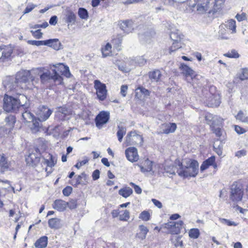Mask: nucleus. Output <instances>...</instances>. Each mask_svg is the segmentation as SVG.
Instances as JSON below:
<instances>
[{
	"label": "nucleus",
	"mask_w": 248,
	"mask_h": 248,
	"mask_svg": "<svg viewBox=\"0 0 248 248\" xmlns=\"http://www.w3.org/2000/svg\"><path fill=\"white\" fill-rule=\"evenodd\" d=\"M211 128L213 133H214L217 137H220L221 136L222 130L220 128H216V127H214V126H212V127H211Z\"/></svg>",
	"instance_id": "680f3d73"
},
{
	"label": "nucleus",
	"mask_w": 248,
	"mask_h": 248,
	"mask_svg": "<svg viewBox=\"0 0 248 248\" xmlns=\"http://www.w3.org/2000/svg\"><path fill=\"white\" fill-rule=\"evenodd\" d=\"M48 224V226L51 229H59L62 226L61 219L58 218H52L49 219Z\"/></svg>",
	"instance_id": "bb28decb"
},
{
	"label": "nucleus",
	"mask_w": 248,
	"mask_h": 248,
	"mask_svg": "<svg viewBox=\"0 0 248 248\" xmlns=\"http://www.w3.org/2000/svg\"><path fill=\"white\" fill-rule=\"evenodd\" d=\"M111 46L109 43H108L104 48L102 49V53L103 57H106L109 55L111 53Z\"/></svg>",
	"instance_id": "a18cd8bd"
},
{
	"label": "nucleus",
	"mask_w": 248,
	"mask_h": 248,
	"mask_svg": "<svg viewBox=\"0 0 248 248\" xmlns=\"http://www.w3.org/2000/svg\"><path fill=\"white\" fill-rule=\"evenodd\" d=\"M16 97L19 104L20 108L22 107L24 108H26L29 107V100L25 95L20 94Z\"/></svg>",
	"instance_id": "b1692460"
},
{
	"label": "nucleus",
	"mask_w": 248,
	"mask_h": 248,
	"mask_svg": "<svg viewBox=\"0 0 248 248\" xmlns=\"http://www.w3.org/2000/svg\"><path fill=\"white\" fill-rule=\"evenodd\" d=\"M56 113L61 120H65L69 118L68 116L71 114V110L65 106H62L58 108Z\"/></svg>",
	"instance_id": "4468645a"
},
{
	"label": "nucleus",
	"mask_w": 248,
	"mask_h": 248,
	"mask_svg": "<svg viewBox=\"0 0 248 248\" xmlns=\"http://www.w3.org/2000/svg\"><path fill=\"white\" fill-rule=\"evenodd\" d=\"M127 159L131 162L137 161L139 159L137 149L134 147H129L125 151Z\"/></svg>",
	"instance_id": "f8f14e48"
},
{
	"label": "nucleus",
	"mask_w": 248,
	"mask_h": 248,
	"mask_svg": "<svg viewBox=\"0 0 248 248\" xmlns=\"http://www.w3.org/2000/svg\"><path fill=\"white\" fill-rule=\"evenodd\" d=\"M170 38L174 42H180L181 40V35L177 32L171 31L170 34Z\"/></svg>",
	"instance_id": "603ef678"
},
{
	"label": "nucleus",
	"mask_w": 248,
	"mask_h": 248,
	"mask_svg": "<svg viewBox=\"0 0 248 248\" xmlns=\"http://www.w3.org/2000/svg\"><path fill=\"white\" fill-rule=\"evenodd\" d=\"M72 187L70 186H67L62 190V193L65 196H69L72 191Z\"/></svg>",
	"instance_id": "0e129e2a"
},
{
	"label": "nucleus",
	"mask_w": 248,
	"mask_h": 248,
	"mask_svg": "<svg viewBox=\"0 0 248 248\" xmlns=\"http://www.w3.org/2000/svg\"><path fill=\"white\" fill-rule=\"evenodd\" d=\"M47 157V159L44 158L43 163L44 165H46L47 167L51 168L55 165L53 156L51 154H49Z\"/></svg>",
	"instance_id": "4c0bfd02"
},
{
	"label": "nucleus",
	"mask_w": 248,
	"mask_h": 248,
	"mask_svg": "<svg viewBox=\"0 0 248 248\" xmlns=\"http://www.w3.org/2000/svg\"><path fill=\"white\" fill-rule=\"evenodd\" d=\"M230 199L233 202L241 201L243 195V187L241 184L235 181L230 186Z\"/></svg>",
	"instance_id": "39448f33"
},
{
	"label": "nucleus",
	"mask_w": 248,
	"mask_h": 248,
	"mask_svg": "<svg viewBox=\"0 0 248 248\" xmlns=\"http://www.w3.org/2000/svg\"><path fill=\"white\" fill-rule=\"evenodd\" d=\"M181 45L180 42H173L171 46L169 48V53L171 54L172 52L175 51L177 49L181 48Z\"/></svg>",
	"instance_id": "3c124183"
},
{
	"label": "nucleus",
	"mask_w": 248,
	"mask_h": 248,
	"mask_svg": "<svg viewBox=\"0 0 248 248\" xmlns=\"http://www.w3.org/2000/svg\"><path fill=\"white\" fill-rule=\"evenodd\" d=\"M48 238L46 236H43L38 239L34 243L36 248H45L47 246Z\"/></svg>",
	"instance_id": "a878e982"
},
{
	"label": "nucleus",
	"mask_w": 248,
	"mask_h": 248,
	"mask_svg": "<svg viewBox=\"0 0 248 248\" xmlns=\"http://www.w3.org/2000/svg\"><path fill=\"white\" fill-rule=\"evenodd\" d=\"M45 43L46 44H45L44 46L51 47L55 50H59L61 48V43L58 39L46 40H45Z\"/></svg>",
	"instance_id": "412c9836"
},
{
	"label": "nucleus",
	"mask_w": 248,
	"mask_h": 248,
	"mask_svg": "<svg viewBox=\"0 0 248 248\" xmlns=\"http://www.w3.org/2000/svg\"><path fill=\"white\" fill-rule=\"evenodd\" d=\"M22 117L26 123H31L35 118L34 115L30 111L25 110L22 114Z\"/></svg>",
	"instance_id": "473e14b6"
},
{
	"label": "nucleus",
	"mask_w": 248,
	"mask_h": 248,
	"mask_svg": "<svg viewBox=\"0 0 248 248\" xmlns=\"http://www.w3.org/2000/svg\"><path fill=\"white\" fill-rule=\"evenodd\" d=\"M13 53V49L10 47H7L4 46V47H1V53L2 54V56L1 57V62H4L5 61H7Z\"/></svg>",
	"instance_id": "aec40b11"
},
{
	"label": "nucleus",
	"mask_w": 248,
	"mask_h": 248,
	"mask_svg": "<svg viewBox=\"0 0 248 248\" xmlns=\"http://www.w3.org/2000/svg\"><path fill=\"white\" fill-rule=\"evenodd\" d=\"M40 156L39 150L36 148L34 152L30 153L26 158L27 164L29 166H36L40 162Z\"/></svg>",
	"instance_id": "1a4fd4ad"
},
{
	"label": "nucleus",
	"mask_w": 248,
	"mask_h": 248,
	"mask_svg": "<svg viewBox=\"0 0 248 248\" xmlns=\"http://www.w3.org/2000/svg\"><path fill=\"white\" fill-rule=\"evenodd\" d=\"M36 7V5L35 4L32 3L29 4L24 10L23 14H26L31 12Z\"/></svg>",
	"instance_id": "052dcab7"
},
{
	"label": "nucleus",
	"mask_w": 248,
	"mask_h": 248,
	"mask_svg": "<svg viewBox=\"0 0 248 248\" xmlns=\"http://www.w3.org/2000/svg\"><path fill=\"white\" fill-rule=\"evenodd\" d=\"M220 101L219 100L216 99L213 95L211 96V100L208 102V105L211 107H217L219 105Z\"/></svg>",
	"instance_id": "49530a36"
},
{
	"label": "nucleus",
	"mask_w": 248,
	"mask_h": 248,
	"mask_svg": "<svg viewBox=\"0 0 248 248\" xmlns=\"http://www.w3.org/2000/svg\"><path fill=\"white\" fill-rule=\"evenodd\" d=\"M34 69L31 70H21L18 72L15 77H7L3 81V84L6 90L12 91L19 87L23 89H32L34 86V83L38 82V79H35L32 75Z\"/></svg>",
	"instance_id": "f257e3e1"
},
{
	"label": "nucleus",
	"mask_w": 248,
	"mask_h": 248,
	"mask_svg": "<svg viewBox=\"0 0 248 248\" xmlns=\"http://www.w3.org/2000/svg\"><path fill=\"white\" fill-rule=\"evenodd\" d=\"M28 44L36 46H44L45 44H46L45 43V40L44 41H36V40H28L27 42Z\"/></svg>",
	"instance_id": "5fc2aeb1"
},
{
	"label": "nucleus",
	"mask_w": 248,
	"mask_h": 248,
	"mask_svg": "<svg viewBox=\"0 0 248 248\" xmlns=\"http://www.w3.org/2000/svg\"><path fill=\"white\" fill-rule=\"evenodd\" d=\"M224 56L230 58H238L240 56L238 53L235 49H232L227 53H225Z\"/></svg>",
	"instance_id": "79ce46f5"
},
{
	"label": "nucleus",
	"mask_w": 248,
	"mask_h": 248,
	"mask_svg": "<svg viewBox=\"0 0 248 248\" xmlns=\"http://www.w3.org/2000/svg\"><path fill=\"white\" fill-rule=\"evenodd\" d=\"M78 15L80 18L83 19H87L89 17L87 10L84 8H79L78 9Z\"/></svg>",
	"instance_id": "ea45409f"
},
{
	"label": "nucleus",
	"mask_w": 248,
	"mask_h": 248,
	"mask_svg": "<svg viewBox=\"0 0 248 248\" xmlns=\"http://www.w3.org/2000/svg\"><path fill=\"white\" fill-rule=\"evenodd\" d=\"M52 206L55 209L60 212H62L67 207V202L62 200H56L54 202Z\"/></svg>",
	"instance_id": "f3484780"
},
{
	"label": "nucleus",
	"mask_w": 248,
	"mask_h": 248,
	"mask_svg": "<svg viewBox=\"0 0 248 248\" xmlns=\"http://www.w3.org/2000/svg\"><path fill=\"white\" fill-rule=\"evenodd\" d=\"M173 239H175V241H174V243L175 247L183 246V242L181 240V236H175L174 237L172 238L171 239L172 240H173Z\"/></svg>",
	"instance_id": "13d9d810"
},
{
	"label": "nucleus",
	"mask_w": 248,
	"mask_h": 248,
	"mask_svg": "<svg viewBox=\"0 0 248 248\" xmlns=\"http://www.w3.org/2000/svg\"><path fill=\"white\" fill-rule=\"evenodd\" d=\"M84 160L78 162L75 165V167L77 169H79L82 166L86 164L89 161V159L87 157L84 156Z\"/></svg>",
	"instance_id": "bf43d9fd"
},
{
	"label": "nucleus",
	"mask_w": 248,
	"mask_h": 248,
	"mask_svg": "<svg viewBox=\"0 0 248 248\" xmlns=\"http://www.w3.org/2000/svg\"><path fill=\"white\" fill-rule=\"evenodd\" d=\"M118 130L117 132L118 140L120 142H122L124 136L125 135L126 132L125 127L122 125L118 126Z\"/></svg>",
	"instance_id": "72a5a7b5"
},
{
	"label": "nucleus",
	"mask_w": 248,
	"mask_h": 248,
	"mask_svg": "<svg viewBox=\"0 0 248 248\" xmlns=\"http://www.w3.org/2000/svg\"><path fill=\"white\" fill-rule=\"evenodd\" d=\"M32 36L36 39H41L43 36V33L41 31V30L39 29L36 31H31Z\"/></svg>",
	"instance_id": "6e6d98bb"
},
{
	"label": "nucleus",
	"mask_w": 248,
	"mask_h": 248,
	"mask_svg": "<svg viewBox=\"0 0 248 248\" xmlns=\"http://www.w3.org/2000/svg\"><path fill=\"white\" fill-rule=\"evenodd\" d=\"M226 28L231 30L232 33L236 32V22L233 19L228 20L225 25Z\"/></svg>",
	"instance_id": "58836bf2"
},
{
	"label": "nucleus",
	"mask_w": 248,
	"mask_h": 248,
	"mask_svg": "<svg viewBox=\"0 0 248 248\" xmlns=\"http://www.w3.org/2000/svg\"><path fill=\"white\" fill-rule=\"evenodd\" d=\"M53 66L55 67V69L57 70V73L59 75L61 74L65 76L66 78H70L71 76L69 67L67 66L64 65L62 63H59L55 65H53Z\"/></svg>",
	"instance_id": "ddd939ff"
},
{
	"label": "nucleus",
	"mask_w": 248,
	"mask_h": 248,
	"mask_svg": "<svg viewBox=\"0 0 248 248\" xmlns=\"http://www.w3.org/2000/svg\"><path fill=\"white\" fill-rule=\"evenodd\" d=\"M198 1L199 0H187L186 2L189 7L194 8L196 5H197Z\"/></svg>",
	"instance_id": "338daca9"
},
{
	"label": "nucleus",
	"mask_w": 248,
	"mask_h": 248,
	"mask_svg": "<svg viewBox=\"0 0 248 248\" xmlns=\"http://www.w3.org/2000/svg\"><path fill=\"white\" fill-rule=\"evenodd\" d=\"M67 206L70 209H74L77 208V202L76 200L72 199L69 201V202H67Z\"/></svg>",
	"instance_id": "4d7b16f0"
},
{
	"label": "nucleus",
	"mask_w": 248,
	"mask_h": 248,
	"mask_svg": "<svg viewBox=\"0 0 248 248\" xmlns=\"http://www.w3.org/2000/svg\"><path fill=\"white\" fill-rule=\"evenodd\" d=\"M136 62L140 66H142L146 63V60L143 56L138 57L136 59Z\"/></svg>",
	"instance_id": "e2e57ef3"
},
{
	"label": "nucleus",
	"mask_w": 248,
	"mask_h": 248,
	"mask_svg": "<svg viewBox=\"0 0 248 248\" xmlns=\"http://www.w3.org/2000/svg\"><path fill=\"white\" fill-rule=\"evenodd\" d=\"M177 169H179V167L174 165H166L164 167V170L167 173L173 175L175 174V172L177 173Z\"/></svg>",
	"instance_id": "c9c22d12"
},
{
	"label": "nucleus",
	"mask_w": 248,
	"mask_h": 248,
	"mask_svg": "<svg viewBox=\"0 0 248 248\" xmlns=\"http://www.w3.org/2000/svg\"><path fill=\"white\" fill-rule=\"evenodd\" d=\"M143 141L142 137L137 134L136 131H130L125 137V143L127 146L135 144L141 145Z\"/></svg>",
	"instance_id": "423d86ee"
},
{
	"label": "nucleus",
	"mask_w": 248,
	"mask_h": 248,
	"mask_svg": "<svg viewBox=\"0 0 248 248\" xmlns=\"http://www.w3.org/2000/svg\"><path fill=\"white\" fill-rule=\"evenodd\" d=\"M94 88L96 90L97 98L101 101L104 100L107 97V90L105 84L99 80L94 81Z\"/></svg>",
	"instance_id": "0eeeda50"
},
{
	"label": "nucleus",
	"mask_w": 248,
	"mask_h": 248,
	"mask_svg": "<svg viewBox=\"0 0 248 248\" xmlns=\"http://www.w3.org/2000/svg\"><path fill=\"white\" fill-rule=\"evenodd\" d=\"M52 112L53 111L48 107L41 106L38 108L36 114L40 120L45 121L50 117Z\"/></svg>",
	"instance_id": "9d476101"
},
{
	"label": "nucleus",
	"mask_w": 248,
	"mask_h": 248,
	"mask_svg": "<svg viewBox=\"0 0 248 248\" xmlns=\"http://www.w3.org/2000/svg\"><path fill=\"white\" fill-rule=\"evenodd\" d=\"M139 218L144 221H148L150 219V213L147 211H143L140 214Z\"/></svg>",
	"instance_id": "8fccbe9b"
},
{
	"label": "nucleus",
	"mask_w": 248,
	"mask_h": 248,
	"mask_svg": "<svg viewBox=\"0 0 248 248\" xmlns=\"http://www.w3.org/2000/svg\"><path fill=\"white\" fill-rule=\"evenodd\" d=\"M140 232L137 233L136 237L143 240L145 239L146 235L149 232L148 228L143 225H140L139 227Z\"/></svg>",
	"instance_id": "393cba45"
},
{
	"label": "nucleus",
	"mask_w": 248,
	"mask_h": 248,
	"mask_svg": "<svg viewBox=\"0 0 248 248\" xmlns=\"http://www.w3.org/2000/svg\"><path fill=\"white\" fill-rule=\"evenodd\" d=\"M3 108L7 112H16L20 108L16 97L6 94L3 98Z\"/></svg>",
	"instance_id": "20e7f679"
},
{
	"label": "nucleus",
	"mask_w": 248,
	"mask_h": 248,
	"mask_svg": "<svg viewBox=\"0 0 248 248\" xmlns=\"http://www.w3.org/2000/svg\"><path fill=\"white\" fill-rule=\"evenodd\" d=\"M162 76L161 72L159 70H155L149 73V78L153 82L158 81Z\"/></svg>",
	"instance_id": "cd10ccee"
},
{
	"label": "nucleus",
	"mask_w": 248,
	"mask_h": 248,
	"mask_svg": "<svg viewBox=\"0 0 248 248\" xmlns=\"http://www.w3.org/2000/svg\"><path fill=\"white\" fill-rule=\"evenodd\" d=\"M41 120L38 118H34L31 122L32 124L30 125V129L32 133H36L42 129V124L40 123Z\"/></svg>",
	"instance_id": "6ab92c4d"
},
{
	"label": "nucleus",
	"mask_w": 248,
	"mask_h": 248,
	"mask_svg": "<svg viewBox=\"0 0 248 248\" xmlns=\"http://www.w3.org/2000/svg\"><path fill=\"white\" fill-rule=\"evenodd\" d=\"M176 124L175 123L164 124L161 125V133L169 134L174 132L176 129Z\"/></svg>",
	"instance_id": "2eb2a0df"
},
{
	"label": "nucleus",
	"mask_w": 248,
	"mask_h": 248,
	"mask_svg": "<svg viewBox=\"0 0 248 248\" xmlns=\"http://www.w3.org/2000/svg\"><path fill=\"white\" fill-rule=\"evenodd\" d=\"M10 164L4 155H0V173H4L9 170Z\"/></svg>",
	"instance_id": "dca6fc26"
},
{
	"label": "nucleus",
	"mask_w": 248,
	"mask_h": 248,
	"mask_svg": "<svg viewBox=\"0 0 248 248\" xmlns=\"http://www.w3.org/2000/svg\"><path fill=\"white\" fill-rule=\"evenodd\" d=\"M86 175L85 173V172H82L80 175H79L78 176V177L76 178V182L75 184L72 185L73 186H77L79 184H85V183L82 181V179L84 178V180H86Z\"/></svg>",
	"instance_id": "37998d69"
},
{
	"label": "nucleus",
	"mask_w": 248,
	"mask_h": 248,
	"mask_svg": "<svg viewBox=\"0 0 248 248\" xmlns=\"http://www.w3.org/2000/svg\"><path fill=\"white\" fill-rule=\"evenodd\" d=\"M52 74L50 71L45 70L44 68H39L34 69L32 71H34V74H37L40 76L41 82L42 84L46 85L47 86L53 85L54 83L60 85L62 83L63 78L57 73L56 69H52Z\"/></svg>",
	"instance_id": "f03ea898"
},
{
	"label": "nucleus",
	"mask_w": 248,
	"mask_h": 248,
	"mask_svg": "<svg viewBox=\"0 0 248 248\" xmlns=\"http://www.w3.org/2000/svg\"><path fill=\"white\" fill-rule=\"evenodd\" d=\"M184 222L182 220L177 222H170L165 224V228L169 230L171 234H177L180 233L183 228Z\"/></svg>",
	"instance_id": "6e6552de"
},
{
	"label": "nucleus",
	"mask_w": 248,
	"mask_h": 248,
	"mask_svg": "<svg viewBox=\"0 0 248 248\" xmlns=\"http://www.w3.org/2000/svg\"><path fill=\"white\" fill-rule=\"evenodd\" d=\"M180 68L182 71V73L187 78L190 77L192 79V77L194 75V71L189 66L184 63H182L180 66Z\"/></svg>",
	"instance_id": "4be33fe9"
},
{
	"label": "nucleus",
	"mask_w": 248,
	"mask_h": 248,
	"mask_svg": "<svg viewBox=\"0 0 248 248\" xmlns=\"http://www.w3.org/2000/svg\"><path fill=\"white\" fill-rule=\"evenodd\" d=\"M155 34V32L154 31H151L149 32H145L144 34H139V37L141 41L146 43H150L151 38Z\"/></svg>",
	"instance_id": "7c9ffc66"
},
{
	"label": "nucleus",
	"mask_w": 248,
	"mask_h": 248,
	"mask_svg": "<svg viewBox=\"0 0 248 248\" xmlns=\"http://www.w3.org/2000/svg\"><path fill=\"white\" fill-rule=\"evenodd\" d=\"M76 20V15L71 11H68L65 15V21L66 23L74 25Z\"/></svg>",
	"instance_id": "c756f323"
},
{
	"label": "nucleus",
	"mask_w": 248,
	"mask_h": 248,
	"mask_svg": "<svg viewBox=\"0 0 248 248\" xmlns=\"http://www.w3.org/2000/svg\"><path fill=\"white\" fill-rule=\"evenodd\" d=\"M223 122V119L218 116H214L213 118V122L211 124V127L212 126H221Z\"/></svg>",
	"instance_id": "a19ab883"
},
{
	"label": "nucleus",
	"mask_w": 248,
	"mask_h": 248,
	"mask_svg": "<svg viewBox=\"0 0 248 248\" xmlns=\"http://www.w3.org/2000/svg\"><path fill=\"white\" fill-rule=\"evenodd\" d=\"M122 39L123 36L119 34L116 37V38L112 39L111 42L112 44L115 46L116 47H118L122 44Z\"/></svg>",
	"instance_id": "c03bdc74"
},
{
	"label": "nucleus",
	"mask_w": 248,
	"mask_h": 248,
	"mask_svg": "<svg viewBox=\"0 0 248 248\" xmlns=\"http://www.w3.org/2000/svg\"><path fill=\"white\" fill-rule=\"evenodd\" d=\"M133 193L132 189L129 187H125L119 190V194L124 198H127Z\"/></svg>",
	"instance_id": "f704fd0d"
},
{
	"label": "nucleus",
	"mask_w": 248,
	"mask_h": 248,
	"mask_svg": "<svg viewBox=\"0 0 248 248\" xmlns=\"http://www.w3.org/2000/svg\"><path fill=\"white\" fill-rule=\"evenodd\" d=\"M175 164L179 167V169H177V173L181 177H195L198 173L199 163L195 160H186L184 164L179 161H176Z\"/></svg>",
	"instance_id": "7ed1b4c3"
},
{
	"label": "nucleus",
	"mask_w": 248,
	"mask_h": 248,
	"mask_svg": "<svg viewBox=\"0 0 248 248\" xmlns=\"http://www.w3.org/2000/svg\"><path fill=\"white\" fill-rule=\"evenodd\" d=\"M200 235V232L198 229H191L189 232V236L192 238H197Z\"/></svg>",
	"instance_id": "de8ad7c7"
},
{
	"label": "nucleus",
	"mask_w": 248,
	"mask_h": 248,
	"mask_svg": "<svg viewBox=\"0 0 248 248\" xmlns=\"http://www.w3.org/2000/svg\"><path fill=\"white\" fill-rule=\"evenodd\" d=\"M109 119V113L107 111H101L95 118V124L99 128H101L103 125L107 123Z\"/></svg>",
	"instance_id": "9b49d317"
},
{
	"label": "nucleus",
	"mask_w": 248,
	"mask_h": 248,
	"mask_svg": "<svg viewBox=\"0 0 248 248\" xmlns=\"http://www.w3.org/2000/svg\"><path fill=\"white\" fill-rule=\"evenodd\" d=\"M120 28L126 33L131 32L133 30L132 26V21L130 20L123 21L120 24Z\"/></svg>",
	"instance_id": "5701e85b"
},
{
	"label": "nucleus",
	"mask_w": 248,
	"mask_h": 248,
	"mask_svg": "<svg viewBox=\"0 0 248 248\" xmlns=\"http://www.w3.org/2000/svg\"><path fill=\"white\" fill-rule=\"evenodd\" d=\"M130 218V212L127 210L124 211V213L119 216V219L121 221H127Z\"/></svg>",
	"instance_id": "09e8293b"
},
{
	"label": "nucleus",
	"mask_w": 248,
	"mask_h": 248,
	"mask_svg": "<svg viewBox=\"0 0 248 248\" xmlns=\"http://www.w3.org/2000/svg\"><path fill=\"white\" fill-rule=\"evenodd\" d=\"M48 26L47 22H45L42 24H35L34 25H31L30 28L31 29H37L39 28H46Z\"/></svg>",
	"instance_id": "69168bd1"
},
{
	"label": "nucleus",
	"mask_w": 248,
	"mask_h": 248,
	"mask_svg": "<svg viewBox=\"0 0 248 248\" xmlns=\"http://www.w3.org/2000/svg\"><path fill=\"white\" fill-rule=\"evenodd\" d=\"M4 122L5 123V126H6V128L10 131L13 129L14 127L16 122V118L14 115H9L5 117Z\"/></svg>",
	"instance_id": "a211bd4d"
},
{
	"label": "nucleus",
	"mask_w": 248,
	"mask_h": 248,
	"mask_svg": "<svg viewBox=\"0 0 248 248\" xmlns=\"http://www.w3.org/2000/svg\"><path fill=\"white\" fill-rule=\"evenodd\" d=\"M219 221H220V222L221 223L226 224L227 225H228L229 226H236L237 225V223H235V222L231 221L230 220H228V219H227L225 218H220Z\"/></svg>",
	"instance_id": "864d4df0"
},
{
	"label": "nucleus",
	"mask_w": 248,
	"mask_h": 248,
	"mask_svg": "<svg viewBox=\"0 0 248 248\" xmlns=\"http://www.w3.org/2000/svg\"><path fill=\"white\" fill-rule=\"evenodd\" d=\"M209 1L206 0V2L198 3L196 6L197 11L199 14H202L205 13L209 9Z\"/></svg>",
	"instance_id": "c85d7f7f"
},
{
	"label": "nucleus",
	"mask_w": 248,
	"mask_h": 248,
	"mask_svg": "<svg viewBox=\"0 0 248 248\" xmlns=\"http://www.w3.org/2000/svg\"><path fill=\"white\" fill-rule=\"evenodd\" d=\"M127 89H128V87L126 85H123L121 86V93L123 96L124 97L126 96Z\"/></svg>",
	"instance_id": "774afa93"
},
{
	"label": "nucleus",
	"mask_w": 248,
	"mask_h": 248,
	"mask_svg": "<svg viewBox=\"0 0 248 248\" xmlns=\"http://www.w3.org/2000/svg\"><path fill=\"white\" fill-rule=\"evenodd\" d=\"M152 162L148 159H147L145 161V167L140 166V165L137 164L140 168V170L142 172H150L152 170Z\"/></svg>",
	"instance_id": "2f4dec72"
},
{
	"label": "nucleus",
	"mask_w": 248,
	"mask_h": 248,
	"mask_svg": "<svg viewBox=\"0 0 248 248\" xmlns=\"http://www.w3.org/2000/svg\"><path fill=\"white\" fill-rule=\"evenodd\" d=\"M235 118L237 120L240 121L241 122L248 124V116H246L244 112L240 110L237 114L235 116Z\"/></svg>",
	"instance_id": "e433bc0d"
}]
</instances>
